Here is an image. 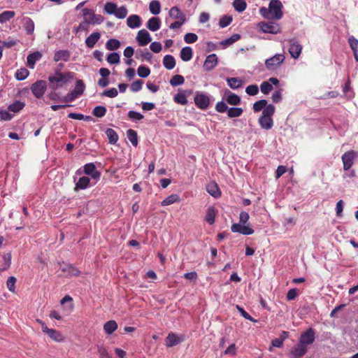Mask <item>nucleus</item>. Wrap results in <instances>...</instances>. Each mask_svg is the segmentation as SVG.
I'll use <instances>...</instances> for the list:
<instances>
[{"instance_id": "f257e3e1", "label": "nucleus", "mask_w": 358, "mask_h": 358, "mask_svg": "<svg viewBox=\"0 0 358 358\" xmlns=\"http://www.w3.org/2000/svg\"><path fill=\"white\" fill-rule=\"evenodd\" d=\"M73 77V73L71 72L62 73L60 71H57L53 75L48 77L50 87L52 90L61 88L71 80Z\"/></svg>"}, {"instance_id": "f03ea898", "label": "nucleus", "mask_w": 358, "mask_h": 358, "mask_svg": "<svg viewBox=\"0 0 358 358\" xmlns=\"http://www.w3.org/2000/svg\"><path fill=\"white\" fill-rule=\"evenodd\" d=\"M250 215L245 211H241L239 215L240 223L233 224L231 227L232 232H238L243 235H250L254 233V230L250 226L243 225L249 220Z\"/></svg>"}, {"instance_id": "7ed1b4c3", "label": "nucleus", "mask_w": 358, "mask_h": 358, "mask_svg": "<svg viewBox=\"0 0 358 358\" xmlns=\"http://www.w3.org/2000/svg\"><path fill=\"white\" fill-rule=\"evenodd\" d=\"M82 13L83 15V20L90 25L100 24L104 20V17L102 15L95 14L92 9L87 8H83L82 10Z\"/></svg>"}, {"instance_id": "20e7f679", "label": "nucleus", "mask_w": 358, "mask_h": 358, "mask_svg": "<svg viewBox=\"0 0 358 358\" xmlns=\"http://www.w3.org/2000/svg\"><path fill=\"white\" fill-rule=\"evenodd\" d=\"M285 57L283 54H275L265 61V66L269 71L275 70L285 61Z\"/></svg>"}, {"instance_id": "39448f33", "label": "nucleus", "mask_w": 358, "mask_h": 358, "mask_svg": "<svg viewBox=\"0 0 358 358\" xmlns=\"http://www.w3.org/2000/svg\"><path fill=\"white\" fill-rule=\"evenodd\" d=\"M47 90V83L45 80H39L33 83L31 86V91L34 96L41 99L45 94Z\"/></svg>"}, {"instance_id": "423d86ee", "label": "nucleus", "mask_w": 358, "mask_h": 358, "mask_svg": "<svg viewBox=\"0 0 358 358\" xmlns=\"http://www.w3.org/2000/svg\"><path fill=\"white\" fill-rule=\"evenodd\" d=\"M315 339V331L313 328H309L306 331L301 333L299 342L305 346L311 345Z\"/></svg>"}, {"instance_id": "0eeeda50", "label": "nucleus", "mask_w": 358, "mask_h": 358, "mask_svg": "<svg viewBox=\"0 0 358 358\" xmlns=\"http://www.w3.org/2000/svg\"><path fill=\"white\" fill-rule=\"evenodd\" d=\"M272 17L280 20L282 16V4L280 0H271L268 5Z\"/></svg>"}, {"instance_id": "6e6552de", "label": "nucleus", "mask_w": 358, "mask_h": 358, "mask_svg": "<svg viewBox=\"0 0 358 358\" xmlns=\"http://www.w3.org/2000/svg\"><path fill=\"white\" fill-rule=\"evenodd\" d=\"M258 27L264 33L276 34L280 32V27L278 24L271 22H261L258 23Z\"/></svg>"}, {"instance_id": "1a4fd4ad", "label": "nucleus", "mask_w": 358, "mask_h": 358, "mask_svg": "<svg viewBox=\"0 0 358 358\" xmlns=\"http://www.w3.org/2000/svg\"><path fill=\"white\" fill-rule=\"evenodd\" d=\"M308 352V347L299 342L294 345L289 352L291 358H302Z\"/></svg>"}, {"instance_id": "9d476101", "label": "nucleus", "mask_w": 358, "mask_h": 358, "mask_svg": "<svg viewBox=\"0 0 358 358\" xmlns=\"http://www.w3.org/2000/svg\"><path fill=\"white\" fill-rule=\"evenodd\" d=\"M289 43V52L291 57L294 59L299 58L302 51V45L294 38L290 39Z\"/></svg>"}, {"instance_id": "9b49d317", "label": "nucleus", "mask_w": 358, "mask_h": 358, "mask_svg": "<svg viewBox=\"0 0 358 358\" xmlns=\"http://www.w3.org/2000/svg\"><path fill=\"white\" fill-rule=\"evenodd\" d=\"M185 341V336H178L175 333L171 332L168 334L165 339V344L166 347L171 348L173 347L181 342Z\"/></svg>"}, {"instance_id": "f8f14e48", "label": "nucleus", "mask_w": 358, "mask_h": 358, "mask_svg": "<svg viewBox=\"0 0 358 358\" xmlns=\"http://www.w3.org/2000/svg\"><path fill=\"white\" fill-rule=\"evenodd\" d=\"M136 41L139 45L145 46L152 41V38L149 32L143 29L138 31Z\"/></svg>"}, {"instance_id": "ddd939ff", "label": "nucleus", "mask_w": 358, "mask_h": 358, "mask_svg": "<svg viewBox=\"0 0 358 358\" xmlns=\"http://www.w3.org/2000/svg\"><path fill=\"white\" fill-rule=\"evenodd\" d=\"M194 103L196 106L200 109H206L210 103V100L208 96L203 94H196L194 97Z\"/></svg>"}, {"instance_id": "4468645a", "label": "nucleus", "mask_w": 358, "mask_h": 358, "mask_svg": "<svg viewBox=\"0 0 358 358\" xmlns=\"http://www.w3.org/2000/svg\"><path fill=\"white\" fill-rule=\"evenodd\" d=\"M218 59L215 54H211L206 57L203 64V69L206 71L213 70L217 64Z\"/></svg>"}, {"instance_id": "2eb2a0df", "label": "nucleus", "mask_w": 358, "mask_h": 358, "mask_svg": "<svg viewBox=\"0 0 358 358\" xmlns=\"http://www.w3.org/2000/svg\"><path fill=\"white\" fill-rule=\"evenodd\" d=\"M84 173L92 177V179L96 180H99L101 173L96 169V166L93 163H88L84 166Z\"/></svg>"}, {"instance_id": "dca6fc26", "label": "nucleus", "mask_w": 358, "mask_h": 358, "mask_svg": "<svg viewBox=\"0 0 358 358\" xmlns=\"http://www.w3.org/2000/svg\"><path fill=\"white\" fill-rule=\"evenodd\" d=\"M127 24L131 29H136L141 26L142 20L139 15L134 14L128 17Z\"/></svg>"}, {"instance_id": "f3484780", "label": "nucleus", "mask_w": 358, "mask_h": 358, "mask_svg": "<svg viewBox=\"0 0 358 358\" xmlns=\"http://www.w3.org/2000/svg\"><path fill=\"white\" fill-rule=\"evenodd\" d=\"M224 100L230 105L236 106L241 103V97L237 94L227 90L224 96Z\"/></svg>"}, {"instance_id": "a211bd4d", "label": "nucleus", "mask_w": 358, "mask_h": 358, "mask_svg": "<svg viewBox=\"0 0 358 358\" xmlns=\"http://www.w3.org/2000/svg\"><path fill=\"white\" fill-rule=\"evenodd\" d=\"M62 271L66 278L78 276L80 274V271L72 264H69L62 268Z\"/></svg>"}, {"instance_id": "6ab92c4d", "label": "nucleus", "mask_w": 358, "mask_h": 358, "mask_svg": "<svg viewBox=\"0 0 358 358\" xmlns=\"http://www.w3.org/2000/svg\"><path fill=\"white\" fill-rule=\"evenodd\" d=\"M206 191L215 198H219L221 196L220 188L215 182H211L207 185Z\"/></svg>"}, {"instance_id": "aec40b11", "label": "nucleus", "mask_w": 358, "mask_h": 358, "mask_svg": "<svg viewBox=\"0 0 358 358\" xmlns=\"http://www.w3.org/2000/svg\"><path fill=\"white\" fill-rule=\"evenodd\" d=\"M41 57L42 54L38 51L29 54L27 58L28 66L31 69H34L36 62L39 61Z\"/></svg>"}, {"instance_id": "412c9836", "label": "nucleus", "mask_w": 358, "mask_h": 358, "mask_svg": "<svg viewBox=\"0 0 358 358\" xmlns=\"http://www.w3.org/2000/svg\"><path fill=\"white\" fill-rule=\"evenodd\" d=\"M45 329L46 330L44 333L48 334L49 337L51 338L53 341H55L57 342H61L64 341V336L59 331L54 329Z\"/></svg>"}, {"instance_id": "4be33fe9", "label": "nucleus", "mask_w": 358, "mask_h": 358, "mask_svg": "<svg viewBox=\"0 0 358 358\" xmlns=\"http://www.w3.org/2000/svg\"><path fill=\"white\" fill-rule=\"evenodd\" d=\"M101 37L99 32H93L85 39L86 46L89 48H92L98 42Z\"/></svg>"}, {"instance_id": "5701e85b", "label": "nucleus", "mask_w": 358, "mask_h": 358, "mask_svg": "<svg viewBox=\"0 0 358 358\" xmlns=\"http://www.w3.org/2000/svg\"><path fill=\"white\" fill-rule=\"evenodd\" d=\"M70 58V52L67 50H61L55 52L54 55V61H64L67 62Z\"/></svg>"}, {"instance_id": "b1692460", "label": "nucleus", "mask_w": 358, "mask_h": 358, "mask_svg": "<svg viewBox=\"0 0 358 358\" xmlns=\"http://www.w3.org/2000/svg\"><path fill=\"white\" fill-rule=\"evenodd\" d=\"M258 122H259L260 127L262 129H266V130L271 129L273 125V119H272V117H265V116L261 115L259 118Z\"/></svg>"}, {"instance_id": "393cba45", "label": "nucleus", "mask_w": 358, "mask_h": 358, "mask_svg": "<svg viewBox=\"0 0 358 358\" xmlns=\"http://www.w3.org/2000/svg\"><path fill=\"white\" fill-rule=\"evenodd\" d=\"M216 215H217L216 209L213 206H210L206 210L205 220L209 224H213L215 223Z\"/></svg>"}, {"instance_id": "a878e982", "label": "nucleus", "mask_w": 358, "mask_h": 358, "mask_svg": "<svg viewBox=\"0 0 358 358\" xmlns=\"http://www.w3.org/2000/svg\"><path fill=\"white\" fill-rule=\"evenodd\" d=\"M147 27L152 31H157L161 26V20L159 17H153L149 19L147 22Z\"/></svg>"}, {"instance_id": "bb28decb", "label": "nucleus", "mask_w": 358, "mask_h": 358, "mask_svg": "<svg viewBox=\"0 0 358 358\" xmlns=\"http://www.w3.org/2000/svg\"><path fill=\"white\" fill-rule=\"evenodd\" d=\"M180 56L183 62H189L193 56V50L191 47L186 46L181 49Z\"/></svg>"}, {"instance_id": "cd10ccee", "label": "nucleus", "mask_w": 358, "mask_h": 358, "mask_svg": "<svg viewBox=\"0 0 358 358\" xmlns=\"http://www.w3.org/2000/svg\"><path fill=\"white\" fill-rule=\"evenodd\" d=\"M169 15L172 18L177 19L178 20L186 21L185 15L177 6H174L170 9Z\"/></svg>"}, {"instance_id": "c85d7f7f", "label": "nucleus", "mask_w": 358, "mask_h": 358, "mask_svg": "<svg viewBox=\"0 0 358 358\" xmlns=\"http://www.w3.org/2000/svg\"><path fill=\"white\" fill-rule=\"evenodd\" d=\"M117 323L115 320H109L103 325V330L106 334L110 335L117 329Z\"/></svg>"}, {"instance_id": "c756f323", "label": "nucleus", "mask_w": 358, "mask_h": 358, "mask_svg": "<svg viewBox=\"0 0 358 358\" xmlns=\"http://www.w3.org/2000/svg\"><path fill=\"white\" fill-rule=\"evenodd\" d=\"M163 64L166 69H173L176 66L175 58L170 55H165L163 59Z\"/></svg>"}, {"instance_id": "7c9ffc66", "label": "nucleus", "mask_w": 358, "mask_h": 358, "mask_svg": "<svg viewBox=\"0 0 358 358\" xmlns=\"http://www.w3.org/2000/svg\"><path fill=\"white\" fill-rule=\"evenodd\" d=\"M90 180L87 176H83L79 178L78 181L76 184L75 189H85L90 184Z\"/></svg>"}, {"instance_id": "2f4dec72", "label": "nucleus", "mask_w": 358, "mask_h": 358, "mask_svg": "<svg viewBox=\"0 0 358 358\" xmlns=\"http://www.w3.org/2000/svg\"><path fill=\"white\" fill-rule=\"evenodd\" d=\"M227 82L230 88L233 90L238 89L243 85V81L238 78H227Z\"/></svg>"}, {"instance_id": "473e14b6", "label": "nucleus", "mask_w": 358, "mask_h": 358, "mask_svg": "<svg viewBox=\"0 0 358 358\" xmlns=\"http://www.w3.org/2000/svg\"><path fill=\"white\" fill-rule=\"evenodd\" d=\"M24 106L25 104L24 102L20 101H15V102L8 106V109L9 111L13 113H18L23 109Z\"/></svg>"}, {"instance_id": "72a5a7b5", "label": "nucleus", "mask_w": 358, "mask_h": 358, "mask_svg": "<svg viewBox=\"0 0 358 358\" xmlns=\"http://www.w3.org/2000/svg\"><path fill=\"white\" fill-rule=\"evenodd\" d=\"M232 5L235 10L238 13L243 12L247 7V3L245 0H234Z\"/></svg>"}, {"instance_id": "f704fd0d", "label": "nucleus", "mask_w": 358, "mask_h": 358, "mask_svg": "<svg viewBox=\"0 0 358 358\" xmlns=\"http://www.w3.org/2000/svg\"><path fill=\"white\" fill-rule=\"evenodd\" d=\"M15 13L13 10H6L0 14V23L3 24L14 17Z\"/></svg>"}, {"instance_id": "c9c22d12", "label": "nucleus", "mask_w": 358, "mask_h": 358, "mask_svg": "<svg viewBox=\"0 0 358 358\" xmlns=\"http://www.w3.org/2000/svg\"><path fill=\"white\" fill-rule=\"evenodd\" d=\"M120 47V42L115 38H110L107 41L106 48L108 50H115Z\"/></svg>"}, {"instance_id": "e433bc0d", "label": "nucleus", "mask_w": 358, "mask_h": 358, "mask_svg": "<svg viewBox=\"0 0 358 358\" xmlns=\"http://www.w3.org/2000/svg\"><path fill=\"white\" fill-rule=\"evenodd\" d=\"M180 201V196L178 194H171L165 198L161 203L162 206H169Z\"/></svg>"}, {"instance_id": "4c0bfd02", "label": "nucleus", "mask_w": 358, "mask_h": 358, "mask_svg": "<svg viewBox=\"0 0 358 358\" xmlns=\"http://www.w3.org/2000/svg\"><path fill=\"white\" fill-rule=\"evenodd\" d=\"M127 137L134 146H136L138 145V135L136 131L131 129L127 130Z\"/></svg>"}, {"instance_id": "58836bf2", "label": "nucleus", "mask_w": 358, "mask_h": 358, "mask_svg": "<svg viewBox=\"0 0 358 358\" xmlns=\"http://www.w3.org/2000/svg\"><path fill=\"white\" fill-rule=\"evenodd\" d=\"M106 134L109 140L110 143L115 144L118 141V135L116 131L110 128L106 131Z\"/></svg>"}, {"instance_id": "ea45409f", "label": "nucleus", "mask_w": 358, "mask_h": 358, "mask_svg": "<svg viewBox=\"0 0 358 358\" xmlns=\"http://www.w3.org/2000/svg\"><path fill=\"white\" fill-rule=\"evenodd\" d=\"M149 9L152 14L158 15L161 11V5L159 1L153 0L150 3Z\"/></svg>"}, {"instance_id": "a19ab883", "label": "nucleus", "mask_w": 358, "mask_h": 358, "mask_svg": "<svg viewBox=\"0 0 358 358\" xmlns=\"http://www.w3.org/2000/svg\"><path fill=\"white\" fill-rule=\"evenodd\" d=\"M243 110L241 108L231 107L229 108L227 115L230 118L240 117L243 114Z\"/></svg>"}, {"instance_id": "79ce46f5", "label": "nucleus", "mask_w": 358, "mask_h": 358, "mask_svg": "<svg viewBox=\"0 0 358 358\" xmlns=\"http://www.w3.org/2000/svg\"><path fill=\"white\" fill-rule=\"evenodd\" d=\"M24 27L27 34H33L34 31V21L29 17L25 18L24 22Z\"/></svg>"}, {"instance_id": "37998d69", "label": "nucleus", "mask_w": 358, "mask_h": 358, "mask_svg": "<svg viewBox=\"0 0 358 358\" xmlns=\"http://www.w3.org/2000/svg\"><path fill=\"white\" fill-rule=\"evenodd\" d=\"M117 6L113 2H106L104 5L103 10L108 15H115Z\"/></svg>"}, {"instance_id": "c03bdc74", "label": "nucleus", "mask_w": 358, "mask_h": 358, "mask_svg": "<svg viewBox=\"0 0 358 358\" xmlns=\"http://www.w3.org/2000/svg\"><path fill=\"white\" fill-rule=\"evenodd\" d=\"M29 74V72L27 69L22 68L16 71L15 76L17 80H23L28 77Z\"/></svg>"}, {"instance_id": "a18cd8bd", "label": "nucleus", "mask_w": 358, "mask_h": 358, "mask_svg": "<svg viewBox=\"0 0 358 358\" xmlns=\"http://www.w3.org/2000/svg\"><path fill=\"white\" fill-rule=\"evenodd\" d=\"M128 14V10L126 6H122L120 8H117L115 13V16L118 19H124Z\"/></svg>"}, {"instance_id": "49530a36", "label": "nucleus", "mask_w": 358, "mask_h": 358, "mask_svg": "<svg viewBox=\"0 0 358 358\" xmlns=\"http://www.w3.org/2000/svg\"><path fill=\"white\" fill-rule=\"evenodd\" d=\"M267 101L266 99H261L255 102L252 107L254 112L257 113L264 110Z\"/></svg>"}, {"instance_id": "de8ad7c7", "label": "nucleus", "mask_w": 358, "mask_h": 358, "mask_svg": "<svg viewBox=\"0 0 358 358\" xmlns=\"http://www.w3.org/2000/svg\"><path fill=\"white\" fill-rule=\"evenodd\" d=\"M120 55L117 52H112L108 55L106 60L110 64H117L120 63Z\"/></svg>"}, {"instance_id": "09e8293b", "label": "nucleus", "mask_w": 358, "mask_h": 358, "mask_svg": "<svg viewBox=\"0 0 358 358\" xmlns=\"http://www.w3.org/2000/svg\"><path fill=\"white\" fill-rule=\"evenodd\" d=\"M275 110V108L273 104H266L262 111V116L272 117Z\"/></svg>"}, {"instance_id": "8fccbe9b", "label": "nucleus", "mask_w": 358, "mask_h": 358, "mask_svg": "<svg viewBox=\"0 0 358 358\" xmlns=\"http://www.w3.org/2000/svg\"><path fill=\"white\" fill-rule=\"evenodd\" d=\"M106 113V108L103 106H97L92 110V114L96 117H102Z\"/></svg>"}, {"instance_id": "3c124183", "label": "nucleus", "mask_w": 358, "mask_h": 358, "mask_svg": "<svg viewBox=\"0 0 358 358\" xmlns=\"http://www.w3.org/2000/svg\"><path fill=\"white\" fill-rule=\"evenodd\" d=\"M68 117L71 119L90 121L92 120L91 116H85L81 113H70Z\"/></svg>"}, {"instance_id": "603ef678", "label": "nucleus", "mask_w": 358, "mask_h": 358, "mask_svg": "<svg viewBox=\"0 0 358 358\" xmlns=\"http://www.w3.org/2000/svg\"><path fill=\"white\" fill-rule=\"evenodd\" d=\"M185 82V79L182 76L176 75L173 76L170 80V84L172 86H178L182 85Z\"/></svg>"}, {"instance_id": "864d4df0", "label": "nucleus", "mask_w": 358, "mask_h": 358, "mask_svg": "<svg viewBox=\"0 0 358 358\" xmlns=\"http://www.w3.org/2000/svg\"><path fill=\"white\" fill-rule=\"evenodd\" d=\"M138 76L141 78H147L150 74V69L145 66H140L137 69Z\"/></svg>"}, {"instance_id": "5fc2aeb1", "label": "nucleus", "mask_w": 358, "mask_h": 358, "mask_svg": "<svg viewBox=\"0 0 358 358\" xmlns=\"http://www.w3.org/2000/svg\"><path fill=\"white\" fill-rule=\"evenodd\" d=\"M16 278L14 276H10L8 278L6 281V286L8 289L12 293H15V282Z\"/></svg>"}, {"instance_id": "6e6d98bb", "label": "nucleus", "mask_w": 358, "mask_h": 358, "mask_svg": "<svg viewBox=\"0 0 358 358\" xmlns=\"http://www.w3.org/2000/svg\"><path fill=\"white\" fill-rule=\"evenodd\" d=\"M85 90V85L82 80H78L76 83L74 90L79 96L82 95Z\"/></svg>"}, {"instance_id": "4d7b16f0", "label": "nucleus", "mask_w": 358, "mask_h": 358, "mask_svg": "<svg viewBox=\"0 0 358 358\" xmlns=\"http://www.w3.org/2000/svg\"><path fill=\"white\" fill-rule=\"evenodd\" d=\"M128 117L133 121H140L144 117L141 113L134 110H129L128 113Z\"/></svg>"}, {"instance_id": "13d9d810", "label": "nucleus", "mask_w": 358, "mask_h": 358, "mask_svg": "<svg viewBox=\"0 0 358 358\" xmlns=\"http://www.w3.org/2000/svg\"><path fill=\"white\" fill-rule=\"evenodd\" d=\"M198 40V36L194 33H187L184 36V41L186 43H194Z\"/></svg>"}, {"instance_id": "bf43d9fd", "label": "nucleus", "mask_w": 358, "mask_h": 358, "mask_svg": "<svg viewBox=\"0 0 358 358\" xmlns=\"http://www.w3.org/2000/svg\"><path fill=\"white\" fill-rule=\"evenodd\" d=\"M261 92L264 94H268L273 90V86L268 81L263 82L260 85Z\"/></svg>"}, {"instance_id": "052dcab7", "label": "nucleus", "mask_w": 358, "mask_h": 358, "mask_svg": "<svg viewBox=\"0 0 358 358\" xmlns=\"http://www.w3.org/2000/svg\"><path fill=\"white\" fill-rule=\"evenodd\" d=\"M79 96L78 94L73 90L69 92L64 98L63 101L65 102H71Z\"/></svg>"}, {"instance_id": "680f3d73", "label": "nucleus", "mask_w": 358, "mask_h": 358, "mask_svg": "<svg viewBox=\"0 0 358 358\" xmlns=\"http://www.w3.org/2000/svg\"><path fill=\"white\" fill-rule=\"evenodd\" d=\"M245 92L250 96H255L259 92V87L257 85H250L245 88Z\"/></svg>"}, {"instance_id": "e2e57ef3", "label": "nucleus", "mask_w": 358, "mask_h": 358, "mask_svg": "<svg viewBox=\"0 0 358 358\" xmlns=\"http://www.w3.org/2000/svg\"><path fill=\"white\" fill-rule=\"evenodd\" d=\"M174 101L182 105H185L187 103V99L186 95L184 93H178L174 96Z\"/></svg>"}, {"instance_id": "0e129e2a", "label": "nucleus", "mask_w": 358, "mask_h": 358, "mask_svg": "<svg viewBox=\"0 0 358 358\" xmlns=\"http://www.w3.org/2000/svg\"><path fill=\"white\" fill-rule=\"evenodd\" d=\"M143 81L141 80H137L133 82L130 86V90L134 92H137L142 89Z\"/></svg>"}, {"instance_id": "69168bd1", "label": "nucleus", "mask_w": 358, "mask_h": 358, "mask_svg": "<svg viewBox=\"0 0 358 358\" xmlns=\"http://www.w3.org/2000/svg\"><path fill=\"white\" fill-rule=\"evenodd\" d=\"M117 94H118V92L114 87L110 88L109 90H104L101 94L102 96L110 97V98H114V97L117 96Z\"/></svg>"}, {"instance_id": "338daca9", "label": "nucleus", "mask_w": 358, "mask_h": 358, "mask_svg": "<svg viewBox=\"0 0 358 358\" xmlns=\"http://www.w3.org/2000/svg\"><path fill=\"white\" fill-rule=\"evenodd\" d=\"M229 108L224 101H218L215 105V110L219 113H225L228 111Z\"/></svg>"}, {"instance_id": "774afa93", "label": "nucleus", "mask_w": 358, "mask_h": 358, "mask_svg": "<svg viewBox=\"0 0 358 358\" xmlns=\"http://www.w3.org/2000/svg\"><path fill=\"white\" fill-rule=\"evenodd\" d=\"M348 43L353 52L358 50V40L353 36L349 37Z\"/></svg>"}]
</instances>
